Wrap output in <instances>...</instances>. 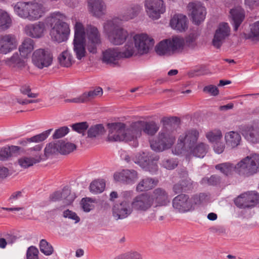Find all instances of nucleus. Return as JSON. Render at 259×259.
Returning <instances> with one entry per match:
<instances>
[{"mask_svg": "<svg viewBox=\"0 0 259 259\" xmlns=\"http://www.w3.org/2000/svg\"><path fill=\"white\" fill-rule=\"evenodd\" d=\"M199 138V132L196 130H190L186 132L179 138V156H184L187 162H189L192 155L203 158L209 149L207 144L200 142L196 145Z\"/></svg>", "mask_w": 259, "mask_h": 259, "instance_id": "f257e3e1", "label": "nucleus"}, {"mask_svg": "<svg viewBox=\"0 0 259 259\" xmlns=\"http://www.w3.org/2000/svg\"><path fill=\"white\" fill-rule=\"evenodd\" d=\"M65 15L60 12H55L46 19V22L51 27L50 34L52 39L58 42L67 40L70 33L68 24L64 22Z\"/></svg>", "mask_w": 259, "mask_h": 259, "instance_id": "f03ea898", "label": "nucleus"}, {"mask_svg": "<svg viewBox=\"0 0 259 259\" xmlns=\"http://www.w3.org/2000/svg\"><path fill=\"white\" fill-rule=\"evenodd\" d=\"M104 33L109 41L115 46L122 45L130 37V33L123 27L117 25L112 21H107L103 25Z\"/></svg>", "mask_w": 259, "mask_h": 259, "instance_id": "7ed1b4c3", "label": "nucleus"}, {"mask_svg": "<svg viewBox=\"0 0 259 259\" xmlns=\"http://www.w3.org/2000/svg\"><path fill=\"white\" fill-rule=\"evenodd\" d=\"M109 130L108 141L111 142L130 141L135 139L132 124L129 128H125V125L122 122L108 123Z\"/></svg>", "mask_w": 259, "mask_h": 259, "instance_id": "20e7f679", "label": "nucleus"}, {"mask_svg": "<svg viewBox=\"0 0 259 259\" xmlns=\"http://www.w3.org/2000/svg\"><path fill=\"white\" fill-rule=\"evenodd\" d=\"M259 172V154H251L237 163V174L249 177Z\"/></svg>", "mask_w": 259, "mask_h": 259, "instance_id": "39448f33", "label": "nucleus"}, {"mask_svg": "<svg viewBox=\"0 0 259 259\" xmlns=\"http://www.w3.org/2000/svg\"><path fill=\"white\" fill-rule=\"evenodd\" d=\"M85 33L82 24L78 22H76L74 26L73 51L78 60H81L86 55Z\"/></svg>", "mask_w": 259, "mask_h": 259, "instance_id": "423d86ee", "label": "nucleus"}, {"mask_svg": "<svg viewBox=\"0 0 259 259\" xmlns=\"http://www.w3.org/2000/svg\"><path fill=\"white\" fill-rule=\"evenodd\" d=\"M158 160V158L157 156H154L148 152H143L137 154L134 161L145 171L155 173L158 169V166L155 162Z\"/></svg>", "mask_w": 259, "mask_h": 259, "instance_id": "0eeeda50", "label": "nucleus"}, {"mask_svg": "<svg viewBox=\"0 0 259 259\" xmlns=\"http://www.w3.org/2000/svg\"><path fill=\"white\" fill-rule=\"evenodd\" d=\"M85 32L87 36V39H85L86 49L91 53H97V48L102 42L100 33L96 27L91 25L87 26Z\"/></svg>", "mask_w": 259, "mask_h": 259, "instance_id": "6e6552de", "label": "nucleus"}, {"mask_svg": "<svg viewBox=\"0 0 259 259\" xmlns=\"http://www.w3.org/2000/svg\"><path fill=\"white\" fill-rule=\"evenodd\" d=\"M137 54L143 55L148 54L153 48L154 40L146 33L136 34L133 37Z\"/></svg>", "mask_w": 259, "mask_h": 259, "instance_id": "1a4fd4ad", "label": "nucleus"}, {"mask_svg": "<svg viewBox=\"0 0 259 259\" xmlns=\"http://www.w3.org/2000/svg\"><path fill=\"white\" fill-rule=\"evenodd\" d=\"M152 201L150 194L142 193L135 197L131 202L133 210L139 213H145L151 209Z\"/></svg>", "mask_w": 259, "mask_h": 259, "instance_id": "9d476101", "label": "nucleus"}, {"mask_svg": "<svg viewBox=\"0 0 259 259\" xmlns=\"http://www.w3.org/2000/svg\"><path fill=\"white\" fill-rule=\"evenodd\" d=\"M53 61V56L47 50L39 49L36 50L32 56L33 64L39 69L50 66Z\"/></svg>", "mask_w": 259, "mask_h": 259, "instance_id": "9b49d317", "label": "nucleus"}, {"mask_svg": "<svg viewBox=\"0 0 259 259\" xmlns=\"http://www.w3.org/2000/svg\"><path fill=\"white\" fill-rule=\"evenodd\" d=\"M258 200V193L250 191L240 195L234 200V203L240 208H252L256 205Z\"/></svg>", "mask_w": 259, "mask_h": 259, "instance_id": "f8f14e48", "label": "nucleus"}, {"mask_svg": "<svg viewBox=\"0 0 259 259\" xmlns=\"http://www.w3.org/2000/svg\"><path fill=\"white\" fill-rule=\"evenodd\" d=\"M132 127L134 132L135 138L140 137L142 132L148 135L153 136L159 129V126L154 121H139L133 123Z\"/></svg>", "mask_w": 259, "mask_h": 259, "instance_id": "ddd939ff", "label": "nucleus"}, {"mask_svg": "<svg viewBox=\"0 0 259 259\" xmlns=\"http://www.w3.org/2000/svg\"><path fill=\"white\" fill-rule=\"evenodd\" d=\"M176 139L174 137L168 134L160 133L157 140L150 141L151 149L156 152L162 151L170 148Z\"/></svg>", "mask_w": 259, "mask_h": 259, "instance_id": "4468645a", "label": "nucleus"}, {"mask_svg": "<svg viewBox=\"0 0 259 259\" xmlns=\"http://www.w3.org/2000/svg\"><path fill=\"white\" fill-rule=\"evenodd\" d=\"M145 7L148 16L154 20L159 19L165 11L162 0H145Z\"/></svg>", "mask_w": 259, "mask_h": 259, "instance_id": "2eb2a0df", "label": "nucleus"}, {"mask_svg": "<svg viewBox=\"0 0 259 259\" xmlns=\"http://www.w3.org/2000/svg\"><path fill=\"white\" fill-rule=\"evenodd\" d=\"M187 8L191 13L193 22L195 24L198 25L204 20L206 11L205 8L200 2L195 1L189 3Z\"/></svg>", "mask_w": 259, "mask_h": 259, "instance_id": "dca6fc26", "label": "nucleus"}, {"mask_svg": "<svg viewBox=\"0 0 259 259\" xmlns=\"http://www.w3.org/2000/svg\"><path fill=\"white\" fill-rule=\"evenodd\" d=\"M112 216L117 221L123 220L130 216L133 211L131 202L128 200H123L120 203H116L113 206Z\"/></svg>", "mask_w": 259, "mask_h": 259, "instance_id": "f3484780", "label": "nucleus"}, {"mask_svg": "<svg viewBox=\"0 0 259 259\" xmlns=\"http://www.w3.org/2000/svg\"><path fill=\"white\" fill-rule=\"evenodd\" d=\"M41 149V145H37L28 149L29 154L34 155V157L24 156L19 158L18 161L19 165L23 168H26L39 162L43 159L39 154V152Z\"/></svg>", "mask_w": 259, "mask_h": 259, "instance_id": "a211bd4d", "label": "nucleus"}, {"mask_svg": "<svg viewBox=\"0 0 259 259\" xmlns=\"http://www.w3.org/2000/svg\"><path fill=\"white\" fill-rule=\"evenodd\" d=\"M239 132L248 141L259 143V123L252 124H241L239 126Z\"/></svg>", "mask_w": 259, "mask_h": 259, "instance_id": "6ab92c4d", "label": "nucleus"}, {"mask_svg": "<svg viewBox=\"0 0 259 259\" xmlns=\"http://www.w3.org/2000/svg\"><path fill=\"white\" fill-rule=\"evenodd\" d=\"M230 33V28L227 23H222L219 24L216 29L212 44L217 49L221 48L225 39L227 38Z\"/></svg>", "mask_w": 259, "mask_h": 259, "instance_id": "aec40b11", "label": "nucleus"}, {"mask_svg": "<svg viewBox=\"0 0 259 259\" xmlns=\"http://www.w3.org/2000/svg\"><path fill=\"white\" fill-rule=\"evenodd\" d=\"M178 46V37L173 36L171 38L161 41L155 47V51L159 55H164L176 51Z\"/></svg>", "mask_w": 259, "mask_h": 259, "instance_id": "412c9836", "label": "nucleus"}, {"mask_svg": "<svg viewBox=\"0 0 259 259\" xmlns=\"http://www.w3.org/2000/svg\"><path fill=\"white\" fill-rule=\"evenodd\" d=\"M16 36L11 34L0 36V54L6 55L17 48Z\"/></svg>", "mask_w": 259, "mask_h": 259, "instance_id": "4be33fe9", "label": "nucleus"}, {"mask_svg": "<svg viewBox=\"0 0 259 259\" xmlns=\"http://www.w3.org/2000/svg\"><path fill=\"white\" fill-rule=\"evenodd\" d=\"M138 178V174L134 169H123L114 174V179L116 181L125 184H133L137 182Z\"/></svg>", "mask_w": 259, "mask_h": 259, "instance_id": "5701e85b", "label": "nucleus"}, {"mask_svg": "<svg viewBox=\"0 0 259 259\" xmlns=\"http://www.w3.org/2000/svg\"><path fill=\"white\" fill-rule=\"evenodd\" d=\"M150 196L152 200V203L153 205L154 204V208L166 206L170 202L168 193L163 188H156Z\"/></svg>", "mask_w": 259, "mask_h": 259, "instance_id": "b1692460", "label": "nucleus"}, {"mask_svg": "<svg viewBox=\"0 0 259 259\" xmlns=\"http://www.w3.org/2000/svg\"><path fill=\"white\" fill-rule=\"evenodd\" d=\"M88 8L89 13L97 18L106 14V6L103 0H88Z\"/></svg>", "mask_w": 259, "mask_h": 259, "instance_id": "393cba45", "label": "nucleus"}, {"mask_svg": "<svg viewBox=\"0 0 259 259\" xmlns=\"http://www.w3.org/2000/svg\"><path fill=\"white\" fill-rule=\"evenodd\" d=\"M75 198L74 193L67 187H64L62 192L57 191L50 196V199L53 201L62 200L64 205H68L72 203Z\"/></svg>", "mask_w": 259, "mask_h": 259, "instance_id": "a878e982", "label": "nucleus"}, {"mask_svg": "<svg viewBox=\"0 0 259 259\" xmlns=\"http://www.w3.org/2000/svg\"><path fill=\"white\" fill-rule=\"evenodd\" d=\"M121 58V52L117 48H109L103 52L102 61L107 64L118 65V61Z\"/></svg>", "mask_w": 259, "mask_h": 259, "instance_id": "bb28decb", "label": "nucleus"}, {"mask_svg": "<svg viewBox=\"0 0 259 259\" xmlns=\"http://www.w3.org/2000/svg\"><path fill=\"white\" fill-rule=\"evenodd\" d=\"M47 10L42 4L36 2H29L28 20L35 21L41 18Z\"/></svg>", "mask_w": 259, "mask_h": 259, "instance_id": "cd10ccee", "label": "nucleus"}, {"mask_svg": "<svg viewBox=\"0 0 259 259\" xmlns=\"http://www.w3.org/2000/svg\"><path fill=\"white\" fill-rule=\"evenodd\" d=\"M24 30L26 34L32 38H40L44 35L45 25L44 22L39 21L33 24L27 25Z\"/></svg>", "mask_w": 259, "mask_h": 259, "instance_id": "c85d7f7f", "label": "nucleus"}, {"mask_svg": "<svg viewBox=\"0 0 259 259\" xmlns=\"http://www.w3.org/2000/svg\"><path fill=\"white\" fill-rule=\"evenodd\" d=\"M193 182L188 177V172L183 169L179 173V191L189 192L193 189Z\"/></svg>", "mask_w": 259, "mask_h": 259, "instance_id": "c756f323", "label": "nucleus"}, {"mask_svg": "<svg viewBox=\"0 0 259 259\" xmlns=\"http://www.w3.org/2000/svg\"><path fill=\"white\" fill-rule=\"evenodd\" d=\"M230 13L234 30L237 31L244 19V11L240 7H237L231 9Z\"/></svg>", "mask_w": 259, "mask_h": 259, "instance_id": "7c9ffc66", "label": "nucleus"}, {"mask_svg": "<svg viewBox=\"0 0 259 259\" xmlns=\"http://www.w3.org/2000/svg\"><path fill=\"white\" fill-rule=\"evenodd\" d=\"M192 198H190L187 194H179V212H185L194 209V205Z\"/></svg>", "mask_w": 259, "mask_h": 259, "instance_id": "2f4dec72", "label": "nucleus"}, {"mask_svg": "<svg viewBox=\"0 0 259 259\" xmlns=\"http://www.w3.org/2000/svg\"><path fill=\"white\" fill-rule=\"evenodd\" d=\"M142 10V7L137 4H133L128 7L120 15L122 21H127L137 17Z\"/></svg>", "mask_w": 259, "mask_h": 259, "instance_id": "473e14b6", "label": "nucleus"}, {"mask_svg": "<svg viewBox=\"0 0 259 259\" xmlns=\"http://www.w3.org/2000/svg\"><path fill=\"white\" fill-rule=\"evenodd\" d=\"M225 140L228 147L234 148L240 145L241 141V137L240 134L238 132L230 131L225 134Z\"/></svg>", "mask_w": 259, "mask_h": 259, "instance_id": "72a5a7b5", "label": "nucleus"}, {"mask_svg": "<svg viewBox=\"0 0 259 259\" xmlns=\"http://www.w3.org/2000/svg\"><path fill=\"white\" fill-rule=\"evenodd\" d=\"M158 181L151 178H146L141 180L138 184L136 189L138 192L148 191L155 187Z\"/></svg>", "mask_w": 259, "mask_h": 259, "instance_id": "f704fd0d", "label": "nucleus"}, {"mask_svg": "<svg viewBox=\"0 0 259 259\" xmlns=\"http://www.w3.org/2000/svg\"><path fill=\"white\" fill-rule=\"evenodd\" d=\"M29 2H18L14 6L15 13L23 19L28 20Z\"/></svg>", "mask_w": 259, "mask_h": 259, "instance_id": "c9c22d12", "label": "nucleus"}, {"mask_svg": "<svg viewBox=\"0 0 259 259\" xmlns=\"http://www.w3.org/2000/svg\"><path fill=\"white\" fill-rule=\"evenodd\" d=\"M5 62L8 66L17 68H22L25 66V62L18 53H15L11 57L7 58L5 60Z\"/></svg>", "mask_w": 259, "mask_h": 259, "instance_id": "e433bc0d", "label": "nucleus"}, {"mask_svg": "<svg viewBox=\"0 0 259 259\" xmlns=\"http://www.w3.org/2000/svg\"><path fill=\"white\" fill-rule=\"evenodd\" d=\"M216 169L220 170L225 175L228 176L233 171L237 173V163L236 165L230 162L220 163L215 166Z\"/></svg>", "mask_w": 259, "mask_h": 259, "instance_id": "4c0bfd02", "label": "nucleus"}, {"mask_svg": "<svg viewBox=\"0 0 259 259\" xmlns=\"http://www.w3.org/2000/svg\"><path fill=\"white\" fill-rule=\"evenodd\" d=\"M34 49V41L30 38H27L22 42L19 46V50L22 56H26L29 54Z\"/></svg>", "mask_w": 259, "mask_h": 259, "instance_id": "58836bf2", "label": "nucleus"}, {"mask_svg": "<svg viewBox=\"0 0 259 259\" xmlns=\"http://www.w3.org/2000/svg\"><path fill=\"white\" fill-rule=\"evenodd\" d=\"M58 60L61 66L66 67H70L74 62L73 57L68 50H65L60 54Z\"/></svg>", "mask_w": 259, "mask_h": 259, "instance_id": "ea45409f", "label": "nucleus"}, {"mask_svg": "<svg viewBox=\"0 0 259 259\" xmlns=\"http://www.w3.org/2000/svg\"><path fill=\"white\" fill-rule=\"evenodd\" d=\"M197 35L195 33H191L185 39L179 37V50L185 47L193 48L195 46V40Z\"/></svg>", "mask_w": 259, "mask_h": 259, "instance_id": "a19ab883", "label": "nucleus"}, {"mask_svg": "<svg viewBox=\"0 0 259 259\" xmlns=\"http://www.w3.org/2000/svg\"><path fill=\"white\" fill-rule=\"evenodd\" d=\"M52 129H49L46 131L39 134L36 135L32 137L27 139L26 140H24L21 142V144L23 146H26L27 143L31 142H40L44 141L47 138L49 135L50 134Z\"/></svg>", "mask_w": 259, "mask_h": 259, "instance_id": "79ce46f5", "label": "nucleus"}, {"mask_svg": "<svg viewBox=\"0 0 259 259\" xmlns=\"http://www.w3.org/2000/svg\"><path fill=\"white\" fill-rule=\"evenodd\" d=\"M243 35L245 39H250L252 40H259V21L250 25V32L248 33H244Z\"/></svg>", "mask_w": 259, "mask_h": 259, "instance_id": "37998d69", "label": "nucleus"}, {"mask_svg": "<svg viewBox=\"0 0 259 259\" xmlns=\"http://www.w3.org/2000/svg\"><path fill=\"white\" fill-rule=\"evenodd\" d=\"M105 132L104 127L102 124L91 126L88 130V138H94L103 135Z\"/></svg>", "mask_w": 259, "mask_h": 259, "instance_id": "c03bdc74", "label": "nucleus"}, {"mask_svg": "<svg viewBox=\"0 0 259 259\" xmlns=\"http://www.w3.org/2000/svg\"><path fill=\"white\" fill-rule=\"evenodd\" d=\"M60 153L61 154H68L76 149V146L73 144L63 140H58Z\"/></svg>", "mask_w": 259, "mask_h": 259, "instance_id": "a18cd8bd", "label": "nucleus"}, {"mask_svg": "<svg viewBox=\"0 0 259 259\" xmlns=\"http://www.w3.org/2000/svg\"><path fill=\"white\" fill-rule=\"evenodd\" d=\"M58 141H55L54 142L50 143L46 145V147L44 150V155L45 158H43L42 159H46L49 157L50 155L53 154H55L58 152L60 153V149L59 147Z\"/></svg>", "mask_w": 259, "mask_h": 259, "instance_id": "49530a36", "label": "nucleus"}, {"mask_svg": "<svg viewBox=\"0 0 259 259\" xmlns=\"http://www.w3.org/2000/svg\"><path fill=\"white\" fill-rule=\"evenodd\" d=\"M206 137L209 142L214 143L221 141L222 139L223 135L220 130L214 129L206 133Z\"/></svg>", "mask_w": 259, "mask_h": 259, "instance_id": "de8ad7c7", "label": "nucleus"}, {"mask_svg": "<svg viewBox=\"0 0 259 259\" xmlns=\"http://www.w3.org/2000/svg\"><path fill=\"white\" fill-rule=\"evenodd\" d=\"M11 24V20L8 13L0 10V31L8 29Z\"/></svg>", "mask_w": 259, "mask_h": 259, "instance_id": "09e8293b", "label": "nucleus"}, {"mask_svg": "<svg viewBox=\"0 0 259 259\" xmlns=\"http://www.w3.org/2000/svg\"><path fill=\"white\" fill-rule=\"evenodd\" d=\"M122 58H130L134 54L138 55L137 54V51L135 46L134 47L132 42L127 41L124 47V50L121 52Z\"/></svg>", "mask_w": 259, "mask_h": 259, "instance_id": "8fccbe9b", "label": "nucleus"}, {"mask_svg": "<svg viewBox=\"0 0 259 259\" xmlns=\"http://www.w3.org/2000/svg\"><path fill=\"white\" fill-rule=\"evenodd\" d=\"M39 246L40 251L46 255H50L54 252L53 246L46 239H41Z\"/></svg>", "mask_w": 259, "mask_h": 259, "instance_id": "3c124183", "label": "nucleus"}, {"mask_svg": "<svg viewBox=\"0 0 259 259\" xmlns=\"http://www.w3.org/2000/svg\"><path fill=\"white\" fill-rule=\"evenodd\" d=\"M105 184L103 181H94L90 186V191L97 194L102 192L105 188Z\"/></svg>", "mask_w": 259, "mask_h": 259, "instance_id": "603ef678", "label": "nucleus"}, {"mask_svg": "<svg viewBox=\"0 0 259 259\" xmlns=\"http://www.w3.org/2000/svg\"><path fill=\"white\" fill-rule=\"evenodd\" d=\"M72 130L78 133L81 134L82 136H84L85 132L88 128L89 124L87 122H81L75 123L71 126Z\"/></svg>", "mask_w": 259, "mask_h": 259, "instance_id": "864d4df0", "label": "nucleus"}, {"mask_svg": "<svg viewBox=\"0 0 259 259\" xmlns=\"http://www.w3.org/2000/svg\"><path fill=\"white\" fill-rule=\"evenodd\" d=\"M83 94L86 97V102H88L95 98L97 96H101L103 94V90L101 88L97 87L94 90L90 91L88 93H84Z\"/></svg>", "mask_w": 259, "mask_h": 259, "instance_id": "5fc2aeb1", "label": "nucleus"}, {"mask_svg": "<svg viewBox=\"0 0 259 259\" xmlns=\"http://www.w3.org/2000/svg\"><path fill=\"white\" fill-rule=\"evenodd\" d=\"M221 182V178L217 175L211 176L209 178L205 177L202 179L203 184H207L209 185L214 186L219 184Z\"/></svg>", "mask_w": 259, "mask_h": 259, "instance_id": "6e6d98bb", "label": "nucleus"}, {"mask_svg": "<svg viewBox=\"0 0 259 259\" xmlns=\"http://www.w3.org/2000/svg\"><path fill=\"white\" fill-rule=\"evenodd\" d=\"M31 88L28 84L22 85L20 88V92L25 95H26L28 98H35L38 96V94L33 93L31 92Z\"/></svg>", "mask_w": 259, "mask_h": 259, "instance_id": "4d7b16f0", "label": "nucleus"}, {"mask_svg": "<svg viewBox=\"0 0 259 259\" xmlns=\"http://www.w3.org/2000/svg\"><path fill=\"white\" fill-rule=\"evenodd\" d=\"M69 131V129L67 126H62L58 129L55 130L53 135V138L54 139H60L64 137L67 135Z\"/></svg>", "mask_w": 259, "mask_h": 259, "instance_id": "13d9d810", "label": "nucleus"}, {"mask_svg": "<svg viewBox=\"0 0 259 259\" xmlns=\"http://www.w3.org/2000/svg\"><path fill=\"white\" fill-rule=\"evenodd\" d=\"M188 27V20L185 15L179 14V32L185 31Z\"/></svg>", "mask_w": 259, "mask_h": 259, "instance_id": "bf43d9fd", "label": "nucleus"}, {"mask_svg": "<svg viewBox=\"0 0 259 259\" xmlns=\"http://www.w3.org/2000/svg\"><path fill=\"white\" fill-rule=\"evenodd\" d=\"M38 250L36 247L31 246L28 247L26 257L27 259H38Z\"/></svg>", "mask_w": 259, "mask_h": 259, "instance_id": "052dcab7", "label": "nucleus"}, {"mask_svg": "<svg viewBox=\"0 0 259 259\" xmlns=\"http://www.w3.org/2000/svg\"><path fill=\"white\" fill-rule=\"evenodd\" d=\"M81 206L83 211L85 212H89L92 210L94 206L92 204L91 198H83L81 200Z\"/></svg>", "mask_w": 259, "mask_h": 259, "instance_id": "680f3d73", "label": "nucleus"}, {"mask_svg": "<svg viewBox=\"0 0 259 259\" xmlns=\"http://www.w3.org/2000/svg\"><path fill=\"white\" fill-rule=\"evenodd\" d=\"M203 92L213 96H216L219 94L218 88L215 85L212 84L204 87L203 89Z\"/></svg>", "mask_w": 259, "mask_h": 259, "instance_id": "e2e57ef3", "label": "nucleus"}, {"mask_svg": "<svg viewBox=\"0 0 259 259\" xmlns=\"http://www.w3.org/2000/svg\"><path fill=\"white\" fill-rule=\"evenodd\" d=\"M63 217L75 221V223L79 222L80 221V218L76 213L69 209H67L63 212Z\"/></svg>", "mask_w": 259, "mask_h": 259, "instance_id": "0e129e2a", "label": "nucleus"}, {"mask_svg": "<svg viewBox=\"0 0 259 259\" xmlns=\"http://www.w3.org/2000/svg\"><path fill=\"white\" fill-rule=\"evenodd\" d=\"M225 148V144L220 141L213 143V148L214 151L217 154H221L223 152Z\"/></svg>", "mask_w": 259, "mask_h": 259, "instance_id": "69168bd1", "label": "nucleus"}, {"mask_svg": "<svg viewBox=\"0 0 259 259\" xmlns=\"http://www.w3.org/2000/svg\"><path fill=\"white\" fill-rule=\"evenodd\" d=\"M10 156H11V152L9 147H3L0 149V158L1 160H5Z\"/></svg>", "mask_w": 259, "mask_h": 259, "instance_id": "338daca9", "label": "nucleus"}, {"mask_svg": "<svg viewBox=\"0 0 259 259\" xmlns=\"http://www.w3.org/2000/svg\"><path fill=\"white\" fill-rule=\"evenodd\" d=\"M177 165V163L173 160L166 159L163 161V166L168 169H172L175 168Z\"/></svg>", "mask_w": 259, "mask_h": 259, "instance_id": "774afa93", "label": "nucleus"}]
</instances>
